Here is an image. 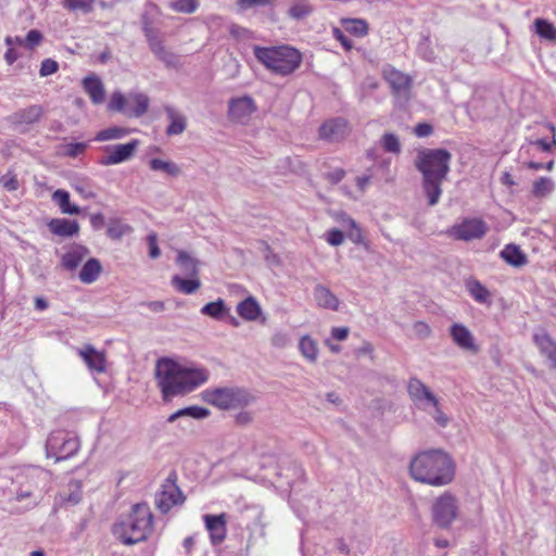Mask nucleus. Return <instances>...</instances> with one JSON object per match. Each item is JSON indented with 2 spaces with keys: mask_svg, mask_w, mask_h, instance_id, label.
Instances as JSON below:
<instances>
[{
  "mask_svg": "<svg viewBox=\"0 0 556 556\" xmlns=\"http://www.w3.org/2000/svg\"><path fill=\"white\" fill-rule=\"evenodd\" d=\"M208 370L164 357L156 362L155 379L164 402L184 396L208 380Z\"/></svg>",
  "mask_w": 556,
  "mask_h": 556,
  "instance_id": "nucleus-1",
  "label": "nucleus"
},
{
  "mask_svg": "<svg viewBox=\"0 0 556 556\" xmlns=\"http://www.w3.org/2000/svg\"><path fill=\"white\" fill-rule=\"evenodd\" d=\"M414 480L431 486L450 484L455 477V464L442 450H428L416 454L409 464Z\"/></svg>",
  "mask_w": 556,
  "mask_h": 556,
  "instance_id": "nucleus-2",
  "label": "nucleus"
},
{
  "mask_svg": "<svg viewBox=\"0 0 556 556\" xmlns=\"http://www.w3.org/2000/svg\"><path fill=\"white\" fill-rule=\"evenodd\" d=\"M451 160V153L444 149H422L417 153L415 166L422 175V189L431 206L441 198Z\"/></svg>",
  "mask_w": 556,
  "mask_h": 556,
  "instance_id": "nucleus-3",
  "label": "nucleus"
},
{
  "mask_svg": "<svg viewBox=\"0 0 556 556\" xmlns=\"http://www.w3.org/2000/svg\"><path fill=\"white\" fill-rule=\"evenodd\" d=\"M153 516L147 504H136L125 520L114 526V535L124 544L144 541L152 531Z\"/></svg>",
  "mask_w": 556,
  "mask_h": 556,
  "instance_id": "nucleus-4",
  "label": "nucleus"
},
{
  "mask_svg": "<svg viewBox=\"0 0 556 556\" xmlns=\"http://www.w3.org/2000/svg\"><path fill=\"white\" fill-rule=\"evenodd\" d=\"M254 54L266 68L281 76L292 74L302 63L301 52L290 46L256 47Z\"/></svg>",
  "mask_w": 556,
  "mask_h": 556,
  "instance_id": "nucleus-5",
  "label": "nucleus"
},
{
  "mask_svg": "<svg viewBox=\"0 0 556 556\" xmlns=\"http://www.w3.org/2000/svg\"><path fill=\"white\" fill-rule=\"evenodd\" d=\"M407 391L418 409L428 414L440 427L448 425L450 418L443 412L441 400L420 379H409Z\"/></svg>",
  "mask_w": 556,
  "mask_h": 556,
  "instance_id": "nucleus-6",
  "label": "nucleus"
},
{
  "mask_svg": "<svg viewBox=\"0 0 556 556\" xmlns=\"http://www.w3.org/2000/svg\"><path fill=\"white\" fill-rule=\"evenodd\" d=\"M202 399L220 409H237L251 405L255 397L244 389L217 388L202 392Z\"/></svg>",
  "mask_w": 556,
  "mask_h": 556,
  "instance_id": "nucleus-7",
  "label": "nucleus"
},
{
  "mask_svg": "<svg viewBox=\"0 0 556 556\" xmlns=\"http://www.w3.org/2000/svg\"><path fill=\"white\" fill-rule=\"evenodd\" d=\"M48 480V472L40 468H27L16 475L14 480L15 497L22 502L33 498L31 503L36 504L42 494V490Z\"/></svg>",
  "mask_w": 556,
  "mask_h": 556,
  "instance_id": "nucleus-8",
  "label": "nucleus"
},
{
  "mask_svg": "<svg viewBox=\"0 0 556 556\" xmlns=\"http://www.w3.org/2000/svg\"><path fill=\"white\" fill-rule=\"evenodd\" d=\"M433 523L441 529H450L453 522L462 518L458 497L450 491L437 496L431 504Z\"/></svg>",
  "mask_w": 556,
  "mask_h": 556,
  "instance_id": "nucleus-9",
  "label": "nucleus"
},
{
  "mask_svg": "<svg viewBox=\"0 0 556 556\" xmlns=\"http://www.w3.org/2000/svg\"><path fill=\"white\" fill-rule=\"evenodd\" d=\"M80 447L76 434L65 431H52L46 442V455L55 462H61L74 456Z\"/></svg>",
  "mask_w": 556,
  "mask_h": 556,
  "instance_id": "nucleus-10",
  "label": "nucleus"
},
{
  "mask_svg": "<svg viewBox=\"0 0 556 556\" xmlns=\"http://www.w3.org/2000/svg\"><path fill=\"white\" fill-rule=\"evenodd\" d=\"M150 100L142 92H129L127 96L121 91L112 93L108 103V110L119 112L128 117H140L149 108Z\"/></svg>",
  "mask_w": 556,
  "mask_h": 556,
  "instance_id": "nucleus-11",
  "label": "nucleus"
},
{
  "mask_svg": "<svg viewBox=\"0 0 556 556\" xmlns=\"http://www.w3.org/2000/svg\"><path fill=\"white\" fill-rule=\"evenodd\" d=\"M488 231V225L481 218H465L447 230V235L455 240L471 241L481 239Z\"/></svg>",
  "mask_w": 556,
  "mask_h": 556,
  "instance_id": "nucleus-12",
  "label": "nucleus"
},
{
  "mask_svg": "<svg viewBox=\"0 0 556 556\" xmlns=\"http://www.w3.org/2000/svg\"><path fill=\"white\" fill-rule=\"evenodd\" d=\"M138 147V139H132L127 143L106 146L103 148L105 155L100 160V164L112 166L127 162L135 155Z\"/></svg>",
  "mask_w": 556,
  "mask_h": 556,
  "instance_id": "nucleus-13",
  "label": "nucleus"
},
{
  "mask_svg": "<svg viewBox=\"0 0 556 556\" xmlns=\"http://www.w3.org/2000/svg\"><path fill=\"white\" fill-rule=\"evenodd\" d=\"M249 523L247 529L249 531V544L256 543L260 539L266 536V528L269 523L265 511L260 506H250L248 508Z\"/></svg>",
  "mask_w": 556,
  "mask_h": 556,
  "instance_id": "nucleus-14",
  "label": "nucleus"
},
{
  "mask_svg": "<svg viewBox=\"0 0 556 556\" xmlns=\"http://www.w3.org/2000/svg\"><path fill=\"white\" fill-rule=\"evenodd\" d=\"M255 111L256 104L249 96L239 97L229 102V117L236 123L248 124Z\"/></svg>",
  "mask_w": 556,
  "mask_h": 556,
  "instance_id": "nucleus-15",
  "label": "nucleus"
},
{
  "mask_svg": "<svg viewBox=\"0 0 556 556\" xmlns=\"http://www.w3.org/2000/svg\"><path fill=\"white\" fill-rule=\"evenodd\" d=\"M202 519L212 545L222 544L227 536V515L225 513L219 515L206 514L203 515Z\"/></svg>",
  "mask_w": 556,
  "mask_h": 556,
  "instance_id": "nucleus-16",
  "label": "nucleus"
},
{
  "mask_svg": "<svg viewBox=\"0 0 556 556\" xmlns=\"http://www.w3.org/2000/svg\"><path fill=\"white\" fill-rule=\"evenodd\" d=\"M76 352L91 372L102 374L105 371L106 358L104 352L98 351L91 344L78 348Z\"/></svg>",
  "mask_w": 556,
  "mask_h": 556,
  "instance_id": "nucleus-17",
  "label": "nucleus"
},
{
  "mask_svg": "<svg viewBox=\"0 0 556 556\" xmlns=\"http://www.w3.org/2000/svg\"><path fill=\"white\" fill-rule=\"evenodd\" d=\"M350 129L343 118H332L319 127V138L328 142H338L345 138Z\"/></svg>",
  "mask_w": 556,
  "mask_h": 556,
  "instance_id": "nucleus-18",
  "label": "nucleus"
},
{
  "mask_svg": "<svg viewBox=\"0 0 556 556\" xmlns=\"http://www.w3.org/2000/svg\"><path fill=\"white\" fill-rule=\"evenodd\" d=\"M450 336L459 349L471 353H477L479 351V345L476 343L472 332L465 325L454 323L450 327Z\"/></svg>",
  "mask_w": 556,
  "mask_h": 556,
  "instance_id": "nucleus-19",
  "label": "nucleus"
},
{
  "mask_svg": "<svg viewBox=\"0 0 556 556\" xmlns=\"http://www.w3.org/2000/svg\"><path fill=\"white\" fill-rule=\"evenodd\" d=\"M383 77L397 97L408 96L412 80L407 75L392 66H387L383 68Z\"/></svg>",
  "mask_w": 556,
  "mask_h": 556,
  "instance_id": "nucleus-20",
  "label": "nucleus"
},
{
  "mask_svg": "<svg viewBox=\"0 0 556 556\" xmlns=\"http://www.w3.org/2000/svg\"><path fill=\"white\" fill-rule=\"evenodd\" d=\"M185 496L175 484L166 485L156 498V505L162 513H167L172 507L182 504Z\"/></svg>",
  "mask_w": 556,
  "mask_h": 556,
  "instance_id": "nucleus-21",
  "label": "nucleus"
},
{
  "mask_svg": "<svg viewBox=\"0 0 556 556\" xmlns=\"http://www.w3.org/2000/svg\"><path fill=\"white\" fill-rule=\"evenodd\" d=\"M146 37L151 51L159 60L163 61L167 65L174 63V55L166 50L159 34L150 28H146Z\"/></svg>",
  "mask_w": 556,
  "mask_h": 556,
  "instance_id": "nucleus-22",
  "label": "nucleus"
},
{
  "mask_svg": "<svg viewBox=\"0 0 556 556\" xmlns=\"http://www.w3.org/2000/svg\"><path fill=\"white\" fill-rule=\"evenodd\" d=\"M83 86L93 104H101L105 99V90L101 79L92 74L84 78Z\"/></svg>",
  "mask_w": 556,
  "mask_h": 556,
  "instance_id": "nucleus-23",
  "label": "nucleus"
},
{
  "mask_svg": "<svg viewBox=\"0 0 556 556\" xmlns=\"http://www.w3.org/2000/svg\"><path fill=\"white\" fill-rule=\"evenodd\" d=\"M238 315L247 321H255L262 315V307L254 296H248L237 305Z\"/></svg>",
  "mask_w": 556,
  "mask_h": 556,
  "instance_id": "nucleus-24",
  "label": "nucleus"
},
{
  "mask_svg": "<svg viewBox=\"0 0 556 556\" xmlns=\"http://www.w3.org/2000/svg\"><path fill=\"white\" fill-rule=\"evenodd\" d=\"M533 339L540 353L548 359L551 367L556 369V343L546 333H535Z\"/></svg>",
  "mask_w": 556,
  "mask_h": 556,
  "instance_id": "nucleus-25",
  "label": "nucleus"
},
{
  "mask_svg": "<svg viewBox=\"0 0 556 556\" xmlns=\"http://www.w3.org/2000/svg\"><path fill=\"white\" fill-rule=\"evenodd\" d=\"M465 287L476 302L488 306L492 304L491 292L479 280L470 278L466 280Z\"/></svg>",
  "mask_w": 556,
  "mask_h": 556,
  "instance_id": "nucleus-26",
  "label": "nucleus"
},
{
  "mask_svg": "<svg viewBox=\"0 0 556 556\" xmlns=\"http://www.w3.org/2000/svg\"><path fill=\"white\" fill-rule=\"evenodd\" d=\"M42 114V109L39 105H30L26 109L16 111L12 116L11 121L15 125H31L39 121Z\"/></svg>",
  "mask_w": 556,
  "mask_h": 556,
  "instance_id": "nucleus-27",
  "label": "nucleus"
},
{
  "mask_svg": "<svg viewBox=\"0 0 556 556\" xmlns=\"http://www.w3.org/2000/svg\"><path fill=\"white\" fill-rule=\"evenodd\" d=\"M48 226L52 233L60 237H73L79 230V225L76 220L66 218L51 219Z\"/></svg>",
  "mask_w": 556,
  "mask_h": 556,
  "instance_id": "nucleus-28",
  "label": "nucleus"
},
{
  "mask_svg": "<svg viewBox=\"0 0 556 556\" xmlns=\"http://www.w3.org/2000/svg\"><path fill=\"white\" fill-rule=\"evenodd\" d=\"M83 485L81 482L77 480H72L66 486V490L62 491L59 494L58 502L61 505H76L80 502L83 492H81Z\"/></svg>",
  "mask_w": 556,
  "mask_h": 556,
  "instance_id": "nucleus-29",
  "label": "nucleus"
},
{
  "mask_svg": "<svg viewBox=\"0 0 556 556\" xmlns=\"http://www.w3.org/2000/svg\"><path fill=\"white\" fill-rule=\"evenodd\" d=\"M314 298L318 306L331 311H338L339 300L337 296L326 287L318 285L314 289Z\"/></svg>",
  "mask_w": 556,
  "mask_h": 556,
  "instance_id": "nucleus-30",
  "label": "nucleus"
},
{
  "mask_svg": "<svg viewBox=\"0 0 556 556\" xmlns=\"http://www.w3.org/2000/svg\"><path fill=\"white\" fill-rule=\"evenodd\" d=\"M299 351L301 355L309 363H316L319 355L318 342L308 334H304L299 340Z\"/></svg>",
  "mask_w": 556,
  "mask_h": 556,
  "instance_id": "nucleus-31",
  "label": "nucleus"
},
{
  "mask_svg": "<svg viewBox=\"0 0 556 556\" xmlns=\"http://www.w3.org/2000/svg\"><path fill=\"white\" fill-rule=\"evenodd\" d=\"M88 250L83 247H73L62 257V265L67 270L76 269L86 258Z\"/></svg>",
  "mask_w": 556,
  "mask_h": 556,
  "instance_id": "nucleus-32",
  "label": "nucleus"
},
{
  "mask_svg": "<svg viewBox=\"0 0 556 556\" xmlns=\"http://www.w3.org/2000/svg\"><path fill=\"white\" fill-rule=\"evenodd\" d=\"M165 112L170 122L166 129V134L168 136L182 134L187 126L186 117L172 106H167Z\"/></svg>",
  "mask_w": 556,
  "mask_h": 556,
  "instance_id": "nucleus-33",
  "label": "nucleus"
},
{
  "mask_svg": "<svg viewBox=\"0 0 556 556\" xmlns=\"http://www.w3.org/2000/svg\"><path fill=\"white\" fill-rule=\"evenodd\" d=\"M501 257L509 265L514 267L523 266L527 263L526 254L520 250L518 245L507 244L501 251Z\"/></svg>",
  "mask_w": 556,
  "mask_h": 556,
  "instance_id": "nucleus-34",
  "label": "nucleus"
},
{
  "mask_svg": "<svg viewBox=\"0 0 556 556\" xmlns=\"http://www.w3.org/2000/svg\"><path fill=\"white\" fill-rule=\"evenodd\" d=\"M52 201L59 205L63 214L77 215L80 213V208L77 205L71 204L70 193L66 190H55L52 194Z\"/></svg>",
  "mask_w": 556,
  "mask_h": 556,
  "instance_id": "nucleus-35",
  "label": "nucleus"
},
{
  "mask_svg": "<svg viewBox=\"0 0 556 556\" xmlns=\"http://www.w3.org/2000/svg\"><path fill=\"white\" fill-rule=\"evenodd\" d=\"M555 190V182L551 177H540L532 184L531 193L534 198L543 199Z\"/></svg>",
  "mask_w": 556,
  "mask_h": 556,
  "instance_id": "nucleus-36",
  "label": "nucleus"
},
{
  "mask_svg": "<svg viewBox=\"0 0 556 556\" xmlns=\"http://www.w3.org/2000/svg\"><path fill=\"white\" fill-rule=\"evenodd\" d=\"M101 269L100 262L96 258H90L84 264L79 273V279L84 283H92L98 279Z\"/></svg>",
  "mask_w": 556,
  "mask_h": 556,
  "instance_id": "nucleus-37",
  "label": "nucleus"
},
{
  "mask_svg": "<svg viewBox=\"0 0 556 556\" xmlns=\"http://www.w3.org/2000/svg\"><path fill=\"white\" fill-rule=\"evenodd\" d=\"M172 285L180 293L192 294L200 288L201 282L197 276L190 279H185L178 275H175L172 278Z\"/></svg>",
  "mask_w": 556,
  "mask_h": 556,
  "instance_id": "nucleus-38",
  "label": "nucleus"
},
{
  "mask_svg": "<svg viewBox=\"0 0 556 556\" xmlns=\"http://www.w3.org/2000/svg\"><path fill=\"white\" fill-rule=\"evenodd\" d=\"M210 415V410L201 406H189L181 408L168 417V422H174L180 417H191L193 419H204Z\"/></svg>",
  "mask_w": 556,
  "mask_h": 556,
  "instance_id": "nucleus-39",
  "label": "nucleus"
},
{
  "mask_svg": "<svg viewBox=\"0 0 556 556\" xmlns=\"http://www.w3.org/2000/svg\"><path fill=\"white\" fill-rule=\"evenodd\" d=\"M130 132H131V130L129 128L121 127V126H113V127H109V128L100 130L96 135L94 140L99 141V142L118 140V139L126 137Z\"/></svg>",
  "mask_w": 556,
  "mask_h": 556,
  "instance_id": "nucleus-40",
  "label": "nucleus"
},
{
  "mask_svg": "<svg viewBox=\"0 0 556 556\" xmlns=\"http://www.w3.org/2000/svg\"><path fill=\"white\" fill-rule=\"evenodd\" d=\"M149 166L154 172H163L168 176L177 177L180 175V167L168 160H162V159H151L149 161Z\"/></svg>",
  "mask_w": 556,
  "mask_h": 556,
  "instance_id": "nucleus-41",
  "label": "nucleus"
},
{
  "mask_svg": "<svg viewBox=\"0 0 556 556\" xmlns=\"http://www.w3.org/2000/svg\"><path fill=\"white\" fill-rule=\"evenodd\" d=\"M535 33L545 40L556 41V27L544 18H536L533 23Z\"/></svg>",
  "mask_w": 556,
  "mask_h": 556,
  "instance_id": "nucleus-42",
  "label": "nucleus"
},
{
  "mask_svg": "<svg viewBox=\"0 0 556 556\" xmlns=\"http://www.w3.org/2000/svg\"><path fill=\"white\" fill-rule=\"evenodd\" d=\"M312 12L308 0H291L288 15L293 20H301Z\"/></svg>",
  "mask_w": 556,
  "mask_h": 556,
  "instance_id": "nucleus-43",
  "label": "nucleus"
},
{
  "mask_svg": "<svg viewBox=\"0 0 556 556\" xmlns=\"http://www.w3.org/2000/svg\"><path fill=\"white\" fill-rule=\"evenodd\" d=\"M227 313V307L222 299L210 302L201 308V314L210 316L214 319H222Z\"/></svg>",
  "mask_w": 556,
  "mask_h": 556,
  "instance_id": "nucleus-44",
  "label": "nucleus"
},
{
  "mask_svg": "<svg viewBox=\"0 0 556 556\" xmlns=\"http://www.w3.org/2000/svg\"><path fill=\"white\" fill-rule=\"evenodd\" d=\"M177 264L185 275L191 277L198 275L197 262L188 253L180 251L177 256Z\"/></svg>",
  "mask_w": 556,
  "mask_h": 556,
  "instance_id": "nucleus-45",
  "label": "nucleus"
},
{
  "mask_svg": "<svg viewBox=\"0 0 556 556\" xmlns=\"http://www.w3.org/2000/svg\"><path fill=\"white\" fill-rule=\"evenodd\" d=\"M168 7L175 12L190 14L198 10L199 1L198 0H170L168 2Z\"/></svg>",
  "mask_w": 556,
  "mask_h": 556,
  "instance_id": "nucleus-46",
  "label": "nucleus"
},
{
  "mask_svg": "<svg viewBox=\"0 0 556 556\" xmlns=\"http://www.w3.org/2000/svg\"><path fill=\"white\" fill-rule=\"evenodd\" d=\"M549 129L553 132V140L552 142L546 141L545 139H536L534 141H530L527 147H522L520 150V157L522 156L523 152H528L530 148H538L542 151H549L552 146H556V138H555V131L556 128L553 125H549Z\"/></svg>",
  "mask_w": 556,
  "mask_h": 556,
  "instance_id": "nucleus-47",
  "label": "nucleus"
},
{
  "mask_svg": "<svg viewBox=\"0 0 556 556\" xmlns=\"http://www.w3.org/2000/svg\"><path fill=\"white\" fill-rule=\"evenodd\" d=\"M381 147L384 151L399 154L401 152V142L392 132L384 134L380 139Z\"/></svg>",
  "mask_w": 556,
  "mask_h": 556,
  "instance_id": "nucleus-48",
  "label": "nucleus"
},
{
  "mask_svg": "<svg viewBox=\"0 0 556 556\" xmlns=\"http://www.w3.org/2000/svg\"><path fill=\"white\" fill-rule=\"evenodd\" d=\"M94 0H63V7L81 13H89L92 10Z\"/></svg>",
  "mask_w": 556,
  "mask_h": 556,
  "instance_id": "nucleus-49",
  "label": "nucleus"
},
{
  "mask_svg": "<svg viewBox=\"0 0 556 556\" xmlns=\"http://www.w3.org/2000/svg\"><path fill=\"white\" fill-rule=\"evenodd\" d=\"M131 227L127 224H123L119 220H113L109 224L106 233L111 239H121L123 236L129 233Z\"/></svg>",
  "mask_w": 556,
  "mask_h": 556,
  "instance_id": "nucleus-50",
  "label": "nucleus"
},
{
  "mask_svg": "<svg viewBox=\"0 0 556 556\" xmlns=\"http://www.w3.org/2000/svg\"><path fill=\"white\" fill-rule=\"evenodd\" d=\"M346 30L356 35L364 36L367 34L368 27L367 24L363 20H351L345 24Z\"/></svg>",
  "mask_w": 556,
  "mask_h": 556,
  "instance_id": "nucleus-51",
  "label": "nucleus"
},
{
  "mask_svg": "<svg viewBox=\"0 0 556 556\" xmlns=\"http://www.w3.org/2000/svg\"><path fill=\"white\" fill-rule=\"evenodd\" d=\"M324 239L332 247H339L344 242V235L337 228L329 229L325 232Z\"/></svg>",
  "mask_w": 556,
  "mask_h": 556,
  "instance_id": "nucleus-52",
  "label": "nucleus"
},
{
  "mask_svg": "<svg viewBox=\"0 0 556 556\" xmlns=\"http://www.w3.org/2000/svg\"><path fill=\"white\" fill-rule=\"evenodd\" d=\"M87 147L88 144L86 142L68 143L64 147L63 154L71 157H76L83 154L86 151Z\"/></svg>",
  "mask_w": 556,
  "mask_h": 556,
  "instance_id": "nucleus-53",
  "label": "nucleus"
},
{
  "mask_svg": "<svg viewBox=\"0 0 556 556\" xmlns=\"http://www.w3.org/2000/svg\"><path fill=\"white\" fill-rule=\"evenodd\" d=\"M331 216L343 228L355 227V220L343 211L332 212Z\"/></svg>",
  "mask_w": 556,
  "mask_h": 556,
  "instance_id": "nucleus-54",
  "label": "nucleus"
},
{
  "mask_svg": "<svg viewBox=\"0 0 556 556\" xmlns=\"http://www.w3.org/2000/svg\"><path fill=\"white\" fill-rule=\"evenodd\" d=\"M59 70V64L52 59H45L41 62L39 74L41 77H47L54 74Z\"/></svg>",
  "mask_w": 556,
  "mask_h": 556,
  "instance_id": "nucleus-55",
  "label": "nucleus"
},
{
  "mask_svg": "<svg viewBox=\"0 0 556 556\" xmlns=\"http://www.w3.org/2000/svg\"><path fill=\"white\" fill-rule=\"evenodd\" d=\"M41 33L37 29H31L27 33L26 37L24 38V46L28 49H34L41 42Z\"/></svg>",
  "mask_w": 556,
  "mask_h": 556,
  "instance_id": "nucleus-56",
  "label": "nucleus"
},
{
  "mask_svg": "<svg viewBox=\"0 0 556 556\" xmlns=\"http://www.w3.org/2000/svg\"><path fill=\"white\" fill-rule=\"evenodd\" d=\"M149 244V255L151 258H157L161 255V250L157 245V236L155 232H151L147 237Z\"/></svg>",
  "mask_w": 556,
  "mask_h": 556,
  "instance_id": "nucleus-57",
  "label": "nucleus"
},
{
  "mask_svg": "<svg viewBox=\"0 0 556 556\" xmlns=\"http://www.w3.org/2000/svg\"><path fill=\"white\" fill-rule=\"evenodd\" d=\"M0 184L8 191H15L18 188V180L14 175H4L0 178Z\"/></svg>",
  "mask_w": 556,
  "mask_h": 556,
  "instance_id": "nucleus-58",
  "label": "nucleus"
},
{
  "mask_svg": "<svg viewBox=\"0 0 556 556\" xmlns=\"http://www.w3.org/2000/svg\"><path fill=\"white\" fill-rule=\"evenodd\" d=\"M276 0H238V5L242 10H247L253 7H265L271 4Z\"/></svg>",
  "mask_w": 556,
  "mask_h": 556,
  "instance_id": "nucleus-59",
  "label": "nucleus"
},
{
  "mask_svg": "<svg viewBox=\"0 0 556 556\" xmlns=\"http://www.w3.org/2000/svg\"><path fill=\"white\" fill-rule=\"evenodd\" d=\"M413 331L418 338H428L431 333L430 327L424 321H417L413 325Z\"/></svg>",
  "mask_w": 556,
  "mask_h": 556,
  "instance_id": "nucleus-60",
  "label": "nucleus"
},
{
  "mask_svg": "<svg viewBox=\"0 0 556 556\" xmlns=\"http://www.w3.org/2000/svg\"><path fill=\"white\" fill-rule=\"evenodd\" d=\"M350 329L348 327H333L330 332L331 340L344 341L348 339Z\"/></svg>",
  "mask_w": 556,
  "mask_h": 556,
  "instance_id": "nucleus-61",
  "label": "nucleus"
},
{
  "mask_svg": "<svg viewBox=\"0 0 556 556\" xmlns=\"http://www.w3.org/2000/svg\"><path fill=\"white\" fill-rule=\"evenodd\" d=\"M350 231L348 233V237L354 242V243H361L363 241V233L359 226L355 223V227H350Z\"/></svg>",
  "mask_w": 556,
  "mask_h": 556,
  "instance_id": "nucleus-62",
  "label": "nucleus"
},
{
  "mask_svg": "<svg viewBox=\"0 0 556 556\" xmlns=\"http://www.w3.org/2000/svg\"><path fill=\"white\" fill-rule=\"evenodd\" d=\"M432 132V127L429 124L422 123L415 127V134L417 137H427Z\"/></svg>",
  "mask_w": 556,
  "mask_h": 556,
  "instance_id": "nucleus-63",
  "label": "nucleus"
},
{
  "mask_svg": "<svg viewBox=\"0 0 556 556\" xmlns=\"http://www.w3.org/2000/svg\"><path fill=\"white\" fill-rule=\"evenodd\" d=\"M345 172L342 168H336L327 174V178L332 182L337 184L343 179Z\"/></svg>",
  "mask_w": 556,
  "mask_h": 556,
  "instance_id": "nucleus-64",
  "label": "nucleus"
}]
</instances>
